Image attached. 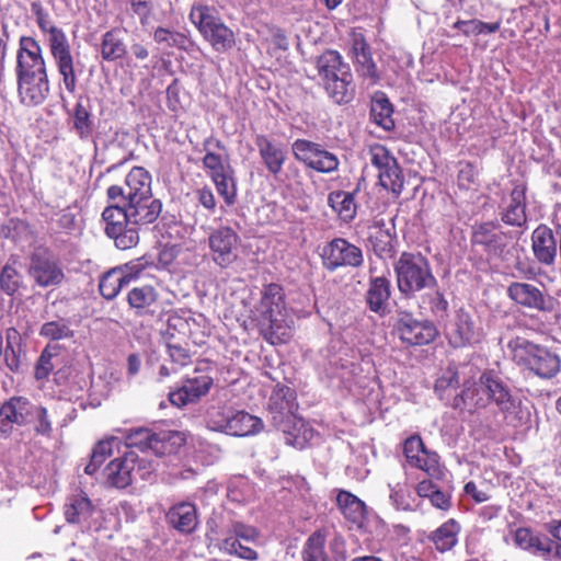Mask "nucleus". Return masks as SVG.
Segmentation results:
<instances>
[{
	"label": "nucleus",
	"instance_id": "obj_1",
	"mask_svg": "<svg viewBox=\"0 0 561 561\" xmlns=\"http://www.w3.org/2000/svg\"><path fill=\"white\" fill-rule=\"evenodd\" d=\"M108 206L117 205L128 210L133 217L157 219L161 213V202L152 196L151 174L142 167H134L126 175L124 186L107 188Z\"/></svg>",
	"mask_w": 561,
	"mask_h": 561
},
{
	"label": "nucleus",
	"instance_id": "obj_2",
	"mask_svg": "<svg viewBox=\"0 0 561 561\" xmlns=\"http://www.w3.org/2000/svg\"><path fill=\"white\" fill-rule=\"evenodd\" d=\"M461 399L477 408L485 407L486 401L491 402L496 405L507 424L517 426L519 423L517 410L520 402L512 394L508 385L493 370L482 373L473 388L468 387L462 391Z\"/></svg>",
	"mask_w": 561,
	"mask_h": 561
},
{
	"label": "nucleus",
	"instance_id": "obj_3",
	"mask_svg": "<svg viewBox=\"0 0 561 561\" xmlns=\"http://www.w3.org/2000/svg\"><path fill=\"white\" fill-rule=\"evenodd\" d=\"M188 19L215 51L227 53L234 47L236 34L225 24L215 7L195 2Z\"/></svg>",
	"mask_w": 561,
	"mask_h": 561
},
{
	"label": "nucleus",
	"instance_id": "obj_4",
	"mask_svg": "<svg viewBox=\"0 0 561 561\" xmlns=\"http://www.w3.org/2000/svg\"><path fill=\"white\" fill-rule=\"evenodd\" d=\"M507 351L518 366L528 368L541 378H552L560 371L561 359L559 356L526 337L511 339L507 343Z\"/></svg>",
	"mask_w": 561,
	"mask_h": 561
},
{
	"label": "nucleus",
	"instance_id": "obj_5",
	"mask_svg": "<svg viewBox=\"0 0 561 561\" xmlns=\"http://www.w3.org/2000/svg\"><path fill=\"white\" fill-rule=\"evenodd\" d=\"M394 272L398 288L407 296L437 284L428 260L420 253L403 252L394 264Z\"/></svg>",
	"mask_w": 561,
	"mask_h": 561
},
{
	"label": "nucleus",
	"instance_id": "obj_6",
	"mask_svg": "<svg viewBox=\"0 0 561 561\" xmlns=\"http://www.w3.org/2000/svg\"><path fill=\"white\" fill-rule=\"evenodd\" d=\"M206 425L209 430L231 436L256 435L263 430V421L244 410L229 407H214L208 410Z\"/></svg>",
	"mask_w": 561,
	"mask_h": 561
},
{
	"label": "nucleus",
	"instance_id": "obj_7",
	"mask_svg": "<svg viewBox=\"0 0 561 561\" xmlns=\"http://www.w3.org/2000/svg\"><path fill=\"white\" fill-rule=\"evenodd\" d=\"M263 313L268 319L265 329V339L271 344L286 343L293 334L294 320L285 308L282 288L278 285H270L262 297Z\"/></svg>",
	"mask_w": 561,
	"mask_h": 561
},
{
	"label": "nucleus",
	"instance_id": "obj_8",
	"mask_svg": "<svg viewBox=\"0 0 561 561\" xmlns=\"http://www.w3.org/2000/svg\"><path fill=\"white\" fill-rule=\"evenodd\" d=\"M44 37L49 54L61 77L62 85L70 94H75L81 69L79 67L80 62L75 60L67 34L59 27L53 30V32Z\"/></svg>",
	"mask_w": 561,
	"mask_h": 561
},
{
	"label": "nucleus",
	"instance_id": "obj_9",
	"mask_svg": "<svg viewBox=\"0 0 561 561\" xmlns=\"http://www.w3.org/2000/svg\"><path fill=\"white\" fill-rule=\"evenodd\" d=\"M102 218L105 222V233L115 241V245L121 250L137 245L139 234L135 225H147L156 220L133 217L128 210H124L117 205L107 206L102 213Z\"/></svg>",
	"mask_w": 561,
	"mask_h": 561
},
{
	"label": "nucleus",
	"instance_id": "obj_10",
	"mask_svg": "<svg viewBox=\"0 0 561 561\" xmlns=\"http://www.w3.org/2000/svg\"><path fill=\"white\" fill-rule=\"evenodd\" d=\"M291 150L298 161L317 172L331 173L339 168L340 161L336 154L317 142L297 139L293 142Z\"/></svg>",
	"mask_w": 561,
	"mask_h": 561
},
{
	"label": "nucleus",
	"instance_id": "obj_11",
	"mask_svg": "<svg viewBox=\"0 0 561 561\" xmlns=\"http://www.w3.org/2000/svg\"><path fill=\"white\" fill-rule=\"evenodd\" d=\"M369 154L371 164L378 170L380 185L399 195L403 190L404 178L396 158L381 145L373 146Z\"/></svg>",
	"mask_w": 561,
	"mask_h": 561
},
{
	"label": "nucleus",
	"instance_id": "obj_12",
	"mask_svg": "<svg viewBox=\"0 0 561 561\" xmlns=\"http://www.w3.org/2000/svg\"><path fill=\"white\" fill-rule=\"evenodd\" d=\"M27 274L42 288L59 286L65 278L59 262L46 251H35L30 255Z\"/></svg>",
	"mask_w": 561,
	"mask_h": 561
},
{
	"label": "nucleus",
	"instance_id": "obj_13",
	"mask_svg": "<svg viewBox=\"0 0 561 561\" xmlns=\"http://www.w3.org/2000/svg\"><path fill=\"white\" fill-rule=\"evenodd\" d=\"M323 265L329 271L339 267H358L364 257L362 250L343 238H335L323 248Z\"/></svg>",
	"mask_w": 561,
	"mask_h": 561
},
{
	"label": "nucleus",
	"instance_id": "obj_14",
	"mask_svg": "<svg viewBox=\"0 0 561 561\" xmlns=\"http://www.w3.org/2000/svg\"><path fill=\"white\" fill-rule=\"evenodd\" d=\"M446 336L454 347H463L479 343L483 337V330L469 312L460 309L447 324Z\"/></svg>",
	"mask_w": 561,
	"mask_h": 561
},
{
	"label": "nucleus",
	"instance_id": "obj_15",
	"mask_svg": "<svg viewBox=\"0 0 561 561\" xmlns=\"http://www.w3.org/2000/svg\"><path fill=\"white\" fill-rule=\"evenodd\" d=\"M403 453L407 462L424 471L431 478H439L443 473L437 453L425 447L420 436H411L404 440Z\"/></svg>",
	"mask_w": 561,
	"mask_h": 561
},
{
	"label": "nucleus",
	"instance_id": "obj_16",
	"mask_svg": "<svg viewBox=\"0 0 561 561\" xmlns=\"http://www.w3.org/2000/svg\"><path fill=\"white\" fill-rule=\"evenodd\" d=\"M239 236L229 227H219L208 236L213 261L222 268L230 266L238 257Z\"/></svg>",
	"mask_w": 561,
	"mask_h": 561
},
{
	"label": "nucleus",
	"instance_id": "obj_17",
	"mask_svg": "<svg viewBox=\"0 0 561 561\" xmlns=\"http://www.w3.org/2000/svg\"><path fill=\"white\" fill-rule=\"evenodd\" d=\"M47 75L46 61L39 43L23 36L16 54V77Z\"/></svg>",
	"mask_w": 561,
	"mask_h": 561
},
{
	"label": "nucleus",
	"instance_id": "obj_18",
	"mask_svg": "<svg viewBox=\"0 0 561 561\" xmlns=\"http://www.w3.org/2000/svg\"><path fill=\"white\" fill-rule=\"evenodd\" d=\"M64 513L66 520L70 524L80 525L84 529L98 527L95 522L99 512L83 492H78L67 497Z\"/></svg>",
	"mask_w": 561,
	"mask_h": 561
},
{
	"label": "nucleus",
	"instance_id": "obj_19",
	"mask_svg": "<svg viewBox=\"0 0 561 561\" xmlns=\"http://www.w3.org/2000/svg\"><path fill=\"white\" fill-rule=\"evenodd\" d=\"M397 329L401 340L410 345L428 344L437 335V330L432 322L419 321L410 313L400 314Z\"/></svg>",
	"mask_w": 561,
	"mask_h": 561
},
{
	"label": "nucleus",
	"instance_id": "obj_20",
	"mask_svg": "<svg viewBox=\"0 0 561 561\" xmlns=\"http://www.w3.org/2000/svg\"><path fill=\"white\" fill-rule=\"evenodd\" d=\"M506 293L511 300L522 307L537 311H548L550 309L548 297L534 284L512 282L507 286Z\"/></svg>",
	"mask_w": 561,
	"mask_h": 561
},
{
	"label": "nucleus",
	"instance_id": "obj_21",
	"mask_svg": "<svg viewBox=\"0 0 561 561\" xmlns=\"http://www.w3.org/2000/svg\"><path fill=\"white\" fill-rule=\"evenodd\" d=\"M211 386L213 378L208 375L187 378L179 389L169 393V400L173 405L183 408L199 401L209 392Z\"/></svg>",
	"mask_w": 561,
	"mask_h": 561
},
{
	"label": "nucleus",
	"instance_id": "obj_22",
	"mask_svg": "<svg viewBox=\"0 0 561 561\" xmlns=\"http://www.w3.org/2000/svg\"><path fill=\"white\" fill-rule=\"evenodd\" d=\"M34 405L23 397H13L0 408V431L8 433L9 425L22 426L33 417Z\"/></svg>",
	"mask_w": 561,
	"mask_h": 561
},
{
	"label": "nucleus",
	"instance_id": "obj_23",
	"mask_svg": "<svg viewBox=\"0 0 561 561\" xmlns=\"http://www.w3.org/2000/svg\"><path fill=\"white\" fill-rule=\"evenodd\" d=\"M138 455L130 450L122 458L112 460L104 469L106 482L115 488H126L134 480Z\"/></svg>",
	"mask_w": 561,
	"mask_h": 561
},
{
	"label": "nucleus",
	"instance_id": "obj_24",
	"mask_svg": "<svg viewBox=\"0 0 561 561\" xmlns=\"http://www.w3.org/2000/svg\"><path fill=\"white\" fill-rule=\"evenodd\" d=\"M514 543L526 551L542 557L561 558V545L548 538L535 536L528 528H518L514 533Z\"/></svg>",
	"mask_w": 561,
	"mask_h": 561
},
{
	"label": "nucleus",
	"instance_id": "obj_25",
	"mask_svg": "<svg viewBox=\"0 0 561 561\" xmlns=\"http://www.w3.org/2000/svg\"><path fill=\"white\" fill-rule=\"evenodd\" d=\"M21 102L27 106L42 104L49 93L48 75L18 77Z\"/></svg>",
	"mask_w": 561,
	"mask_h": 561
},
{
	"label": "nucleus",
	"instance_id": "obj_26",
	"mask_svg": "<svg viewBox=\"0 0 561 561\" xmlns=\"http://www.w3.org/2000/svg\"><path fill=\"white\" fill-rule=\"evenodd\" d=\"M352 57L356 71L368 79L370 83H376L379 79L377 66L373 60L369 47L362 35H355L352 43Z\"/></svg>",
	"mask_w": 561,
	"mask_h": 561
},
{
	"label": "nucleus",
	"instance_id": "obj_27",
	"mask_svg": "<svg viewBox=\"0 0 561 561\" xmlns=\"http://www.w3.org/2000/svg\"><path fill=\"white\" fill-rule=\"evenodd\" d=\"M255 145L267 171L273 175H277L286 160L285 148L264 135L256 136Z\"/></svg>",
	"mask_w": 561,
	"mask_h": 561
},
{
	"label": "nucleus",
	"instance_id": "obj_28",
	"mask_svg": "<svg viewBox=\"0 0 561 561\" xmlns=\"http://www.w3.org/2000/svg\"><path fill=\"white\" fill-rule=\"evenodd\" d=\"M472 242L482 245L490 254L499 255L506 245V236L500 230L499 226L484 222L474 229Z\"/></svg>",
	"mask_w": 561,
	"mask_h": 561
},
{
	"label": "nucleus",
	"instance_id": "obj_29",
	"mask_svg": "<svg viewBox=\"0 0 561 561\" xmlns=\"http://www.w3.org/2000/svg\"><path fill=\"white\" fill-rule=\"evenodd\" d=\"M284 439L287 445L302 449L317 436L310 425L300 417L289 415L283 428Z\"/></svg>",
	"mask_w": 561,
	"mask_h": 561
},
{
	"label": "nucleus",
	"instance_id": "obj_30",
	"mask_svg": "<svg viewBox=\"0 0 561 561\" xmlns=\"http://www.w3.org/2000/svg\"><path fill=\"white\" fill-rule=\"evenodd\" d=\"M390 295V282L386 277L371 278L366 293V302L369 310L380 316L386 314L389 310Z\"/></svg>",
	"mask_w": 561,
	"mask_h": 561
},
{
	"label": "nucleus",
	"instance_id": "obj_31",
	"mask_svg": "<svg viewBox=\"0 0 561 561\" xmlns=\"http://www.w3.org/2000/svg\"><path fill=\"white\" fill-rule=\"evenodd\" d=\"M502 220L511 226L520 227L526 222V185L518 183L511 192L508 204L502 214Z\"/></svg>",
	"mask_w": 561,
	"mask_h": 561
},
{
	"label": "nucleus",
	"instance_id": "obj_32",
	"mask_svg": "<svg viewBox=\"0 0 561 561\" xmlns=\"http://www.w3.org/2000/svg\"><path fill=\"white\" fill-rule=\"evenodd\" d=\"M159 294L151 285L136 286L127 294V302L137 316L153 314L152 307L157 304Z\"/></svg>",
	"mask_w": 561,
	"mask_h": 561
},
{
	"label": "nucleus",
	"instance_id": "obj_33",
	"mask_svg": "<svg viewBox=\"0 0 561 561\" xmlns=\"http://www.w3.org/2000/svg\"><path fill=\"white\" fill-rule=\"evenodd\" d=\"M168 522L179 531L192 533L197 526L196 508L192 503H179L170 508L167 514Z\"/></svg>",
	"mask_w": 561,
	"mask_h": 561
},
{
	"label": "nucleus",
	"instance_id": "obj_34",
	"mask_svg": "<svg viewBox=\"0 0 561 561\" xmlns=\"http://www.w3.org/2000/svg\"><path fill=\"white\" fill-rule=\"evenodd\" d=\"M185 443L184 432L163 430L154 433L151 451L158 457L175 455Z\"/></svg>",
	"mask_w": 561,
	"mask_h": 561
},
{
	"label": "nucleus",
	"instance_id": "obj_35",
	"mask_svg": "<svg viewBox=\"0 0 561 561\" xmlns=\"http://www.w3.org/2000/svg\"><path fill=\"white\" fill-rule=\"evenodd\" d=\"M460 529L459 523L451 518L432 531L428 539L433 542L436 550L446 552L457 545Z\"/></svg>",
	"mask_w": 561,
	"mask_h": 561
},
{
	"label": "nucleus",
	"instance_id": "obj_36",
	"mask_svg": "<svg viewBox=\"0 0 561 561\" xmlns=\"http://www.w3.org/2000/svg\"><path fill=\"white\" fill-rule=\"evenodd\" d=\"M211 148L224 149V145L220 140L208 138L204 141V150L206 151L203 158L204 167L209 171L211 179L219 176L226 172L232 170L227 159L221 154L213 152Z\"/></svg>",
	"mask_w": 561,
	"mask_h": 561
},
{
	"label": "nucleus",
	"instance_id": "obj_37",
	"mask_svg": "<svg viewBox=\"0 0 561 561\" xmlns=\"http://www.w3.org/2000/svg\"><path fill=\"white\" fill-rule=\"evenodd\" d=\"M337 505L344 517L352 524L360 526L365 519L366 507L363 501L346 491H340Z\"/></svg>",
	"mask_w": 561,
	"mask_h": 561
},
{
	"label": "nucleus",
	"instance_id": "obj_38",
	"mask_svg": "<svg viewBox=\"0 0 561 561\" xmlns=\"http://www.w3.org/2000/svg\"><path fill=\"white\" fill-rule=\"evenodd\" d=\"M317 66L322 83L335 76H345L350 71L348 66L342 61L340 54L334 50H328L322 54L318 59Z\"/></svg>",
	"mask_w": 561,
	"mask_h": 561
},
{
	"label": "nucleus",
	"instance_id": "obj_39",
	"mask_svg": "<svg viewBox=\"0 0 561 561\" xmlns=\"http://www.w3.org/2000/svg\"><path fill=\"white\" fill-rule=\"evenodd\" d=\"M329 206L343 221H351L356 216L357 206L354 194L345 191H335L328 196Z\"/></svg>",
	"mask_w": 561,
	"mask_h": 561
},
{
	"label": "nucleus",
	"instance_id": "obj_40",
	"mask_svg": "<svg viewBox=\"0 0 561 561\" xmlns=\"http://www.w3.org/2000/svg\"><path fill=\"white\" fill-rule=\"evenodd\" d=\"M330 98L341 104L347 103L353 96L352 73L348 71L345 76H335L323 83Z\"/></svg>",
	"mask_w": 561,
	"mask_h": 561
},
{
	"label": "nucleus",
	"instance_id": "obj_41",
	"mask_svg": "<svg viewBox=\"0 0 561 561\" xmlns=\"http://www.w3.org/2000/svg\"><path fill=\"white\" fill-rule=\"evenodd\" d=\"M294 392L290 388L285 386H277L270 397L268 408L271 411H274L288 419L289 415H294Z\"/></svg>",
	"mask_w": 561,
	"mask_h": 561
},
{
	"label": "nucleus",
	"instance_id": "obj_42",
	"mask_svg": "<svg viewBox=\"0 0 561 561\" xmlns=\"http://www.w3.org/2000/svg\"><path fill=\"white\" fill-rule=\"evenodd\" d=\"M22 275L18 270V260L10 257L0 271V288L8 296H13L22 286Z\"/></svg>",
	"mask_w": 561,
	"mask_h": 561
},
{
	"label": "nucleus",
	"instance_id": "obj_43",
	"mask_svg": "<svg viewBox=\"0 0 561 561\" xmlns=\"http://www.w3.org/2000/svg\"><path fill=\"white\" fill-rule=\"evenodd\" d=\"M119 444L121 439L118 437H110L99 442L93 449L90 462L84 468V472L87 474L96 472L99 467L113 454V449L117 448Z\"/></svg>",
	"mask_w": 561,
	"mask_h": 561
},
{
	"label": "nucleus",
	"instance_id": "obj_44",
	"mask_svg": "<svg viewBox=\"0 0 561 561\" xmlns=\"http://www.w3.org/2000/svg\"><path fill=\"white\" fill-rule=\"evenodd\" d=\"M127 286L124 276H122L121 270L113 267L107 271L100 279L99 289L101 295L107 299H114L122 288Z\"/></svg>",
	"mask_w": 561,
	"mask_h": 561
},
{
	"label": "nucleus",
	"instance_id": "obj_45",
	"mask_svg": "<svg viewBox=\"0 0 561 561\" xmlns=\"http://www.w3.org/2000/svg\"><path fill=\"white\" fill-rule=\"evenodd\" d=\"M154 433L147 427H134L123 433L127 447H136L142 453L152 450Z\"/></svg>",
	"mask_w": 561,
	"mask_h": 561
},
{
	"label": "nucleus",
	"instance_id": "obj_46",
	"mask_svg": "<svg viewBox=\"0 0 561 561\" xmlns=\"http://www.w3.org/2000/svg\"><path fill=\"white\" fill-rule=\"evenodd\" d=\"M126 54V46L116 31H108L103 35L101 55L103 59L113 61Z\"/></svg>",
	"mask_w": 561,
	"mask_h": 561
},
{
	"label": "nucleus",
	"instance_id": "obj_47",
	"mask_svg": "<svg viewBox=\"0 0 561 561\" xmlns=\"http://www.w3.org/2000/svg\"><path fill=\"white\" fill-rule=\"evenodd\" d=\"M454 27L466 36H478L497 32L501 27V22L485 23L479 20H458L454 23Z\"/></svg>",
	"mask_w": 561,
	"mask_h": 561
},
{
	"label": "nucleus",
	"instance_id": "obj_48",
	"mask_svg": "<svg viewBox=\"0 0 561 561\" xmlns=\"http://www.w3.org/2000/svg\"><path fill=\"white\" fill-rule=\"evenodd\" d=\"M153 39L157 44L161 45L162 48L175 47L185 49L188 43L185 34L162 26L156 28L153 32Z\"/></svg>",
	"mask_w": 561,
	"mask_h": 561
},
{
	"label": "nucleus",
	"instance_id": "obj_49",
	"mask_svg": "<svg viewBox=\"0 0 561 561\" xmlns=\"http://www.w3.org/2000/svg\"><path fill=\"white\" fill-rule=\"evenodd\" d=\"M370 114L374 122L385 130H390L394 127L392 106L387 99H375L371 104Z\"/></svg>",
	"mask_w": 561,
	"mask_h": 561
},
{
	"label": "nucleus",
	"instance_id": "obj_50",
	"mask_svg": "<svg viewBox=\"0 0 561 561\" xmlns=\"http://www.w3.org/2000/svg\"><path fill=\"white\" fill-rule=\"evenodd\" d=\"M20 332L15 328H9L5 331V364L11 370H16L20 366Z\"/></svg>",
	"mask_w": 561,
	"mask_h": 561
},
{
	"label": "nucleus",
	"instance_id": "obj_51",
	"mask_svg": "<svg viewBox=\"0 0 561 561\" xmlns=\"http://www.w3.org/2000/svg\"><path fill=\"white\" fill-rule=\"evenodd\" d=\"M232 173L233 171L230 170L213 179L218 194L225 199L227 205L234 204L237 197V186Z\"/></svg>",
	"mask_w": 561,
	"mask_h": 561
},
{
	"label": "nucleus",
	"instance_id": "obj_52",
	"mask_svg": "<svg viewBox=\"0 0 561 561\" xmlns=\"http://www.w3.org/2000/svg\"><path fill=\"white\" fill-rule=\"evenodd\" d=\"M152 265L153 263L149 261V259L141 256L123 265H118L117 268L121 270L122 276H124L125 283L128 285L140 278L144 272Z\"/></svg>",
	"mask_w": 561,
	"mask_h": 561
},
{
	"label": "nucleus",
	"instance_id": "obj_53",
	"mask_svg": "<svg viewBox=\"0 0 561 561\" xmlns=\"http://www.w3.org/2000/svg\"><path fill=\"white\" fill-rule=\"evenodd\" d=\"M73 127L81 139H87L92 135L93 124L90 113L80 102L75 106Z\"/></svg>",
	"mask_w": 561,
	"mask_h": 561
},
{
	"label": "nucleus",
	"instance_id": "obj_54",
	"mask_svg": "<svg viewBox=\"0 0 561 561\" xmlns=\"http://www.w3.org/2000/svg\"><path fill=\"white\" fill-rule=\"evenodd\" d=\"M220 549L229 554H236L245 560H255L257 557L253 548L244 545L234 536L227 537L221 542Z\"/></svg>",
	"mask_w": 561,
	"mask_h": 561
},
{
	"label": "nucleus",
	"instance_id": "obj_55",
	"mask_svg": "<svg viewBox=\"0 0 561 561\" xmlns=\"http://www.w3.org/2000/svg\"><path fill=\"white\" fill-rule=\"evenodd\" d=\"M304 561H327L324 537L321 534L316 533L307 540L304 550Z\"/></svg>",
	"mask_w": 561,
	"mask_h": 561
},
{
	"label": "nucleus",
	"instance_id": "obj_56",
	"mask_svg": "<svg viewBox=\"0 0 561 561\" xmlns=\"http://www.w3.org/2000/svg\"><path fill=\"white\" fill-rule=\"evenodd\" d=\"M30 231L28 224L20 218H10L2 226L1 233L13 242H20Z\"/></svg>",
	"mask_w": 561,
	"mask_h": 561
},
{
	"label": "nucleus",
	"instance_id": "obj_57",
	"mask_svg": "<svg viewBox=\"0 0 561 561\" xmlns=\"http://www.w3.org/2000/svg\"><path fill=\"white\" fill-rule=\"evenodd\" d=\"M39 334L49 340H62L72 336V331L66 321L57 320L44 323Z\"/></svg>",
	"mask_w": 561,
	"mask_h": 561
},
{
	"label": "nucleus",
	"instance_id": "obj_58",
	"mask_svg": "<svg viewBox=\"0 0 561 561\" xmlns=\"http://www.w3.org/2000/svg\"><path fill=\"white\" fill-rule=\"evenodd\" d=\"M32 11L35 15L36 23L41 32L44 34V36L48 35L50 32H53V30L59 28L53 22L49 13L46 10H44V8L41 4L33 3Z\"/></svg>",
	"mask_w": 561,
	"mask_h": 561
},
{
	"label": "nucleus",
	"instance_id": "obj_59",
	"mask_svg": "<svg viewBox=\"0 0 561 561\" xmlns=\"http://www.w3.org/2000/svg\"><path fill=\"white\" fill-rule=\"evenodd\" d=\"M131 11L138 16L141 25H146L152 14L151 0H129Z\"/></svg>",
	"mask_w": 561,
	"mask_h": 561
},
{
	"label": "nucleus",
	"instance_id": "obj_60",
	"mask_svg": "<svg viewBox=\"0 0 561 561\" xmlns=\"http://www.w3.org/2000/svg\"><path fill=\"white\" fill-rule=\"evenodd\" d=\"M51 359H53L51 353L47 348H45L42 352V354L36 363V366H35L36 379L42 380V379H45L48 377V375L54 369V364H53Z\"/></svg>",
	"mask_w": 561,
	"mask_h": 561
},
{
	"label": "nucleus",
	"instance_id": "obj_61",
	"mask_svg": "<svg viewBox=\"0 0 561 561\" xmlns=\"http://www.w3.org/2000/svg\"><path fill=\"white\" fill-rule=\"evenodd\" d=\"M232 533L233 536L239 538L244 545L255 542L259 537V533L254 527L241 523H237L232 526Z\"/></svg>",
	"mask_w": 561,
	"mask_h": 561
},
{
	"label": "nucleus",
	"instance_id": "obj_62",
	"mask_svg": "<svg viewBox=\"0 0 561 561\" xmlns=\"http://www.w3.org/2000/svg\"><path fill=\"white\" fill-rule=\"evenodd\" d=\"M33 415L38 422L35 427L36 432L41 435H48L51 432V423L48 420L47 410L43 407H34Z\"/></svg>",
	"mask_w": 561,
	"mask_h": 561
},
{
	"label": "nucleus",
	"instance_id": "obj_63",
	"mask_svg": "<svg viewBox=\"0 0 561 561\" xmlns=\"http://www.w3.org/2000/svg\"><path fill=\"white\" fill-rule=\"evenodd\" d=\"M266 41L277 49L286 50L288 48V41L285 33L278 27H268V36Z\"/></svg>",
	"mask_w": 561,
	"mask_h": 561
},
{
	"label": "nucleus",
	"instance_id": "obj_64",
	"mask_svg": "<svg viewBox=\"0 0 561 561\" xmlns=\"http://www.w3.org/2000/svg\"><path fill=\"white\" fill-rule=\"evenodd\" d=\"M156 467L153 461L149 460L147 457H139L136 462V469L134 471V478L139 476L141 480H147L154 472Z\"/></svg>",
	"mask_w": 561,
	"mask_h": 561
}]
</instances>
